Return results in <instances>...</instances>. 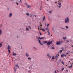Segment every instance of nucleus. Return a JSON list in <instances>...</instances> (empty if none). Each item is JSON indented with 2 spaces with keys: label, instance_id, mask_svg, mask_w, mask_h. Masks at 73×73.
Masks as SVG:
<instances>
[{
  "label": "nucleus",
  "instance_id": "nucleus-37",
  "mask_svg": "<svg viewBox=\"0 0 73 73\" xmlns=\"http://www.w3.org/2000/svg\"><path fill=\"white\" fill-rule=\"evenodd\" d=\"M54 58V56H53L52 58V59H53Z\"/></svg>",
  "mask_w": 73,
  "mask_h": 73
},
{
  "label": "nucleus",
  "instance_id": "nucleus-27",
  "mask_svg": "<svg viewBox=\"0 0 73 73\" xmlns=\"http://www.w3.org/2000/svg\"><path fill=\"white\" fill-rule=\"evenodd\" d=\"M8 51L9 53H11V51L10 50H8Z\"/></svg>",
  "mask_w": 73,
  "mask_h": 73
},
{
  "label": "nucleus",
  "instance_id": "nucleus-10",
  "mask_svg": "<svg viewBox=\"0 0 73 73\" xmlns=\"http://www.w3.org/2000/svg\"><path fill=\"white\" fill-rule=\"evenodd\" d=\"M16 53H14V52H13V56H16Z\"/></svg>",
  "mask_w": 73,
  "mask_h": 73
},
{
  "label": "nucleus",
  "instance_id": "nucleus-54",
  "mask_svg": "<svg viewBox=\"0 0 73 73\" xmlns=\"http://www.w3.org/2000/svg\"><path fill=\"white\" fill-rule=\"evenodd\" d=\"M34 49H36V47H34Z\"/></svg>",
  "mask_w": 73,
  "mask_h": 73
},
{
  "label": "nucleus",
  "instance_id": "nucleus-1",
  "mask_svg": "<svg viewBox=\"0 0 73 73\" xmlns=\"http://www.w3.org/2000/svg\"><path fill=\"white\" fill-rule=\"evenodd\" d=\"M65 23H69V18L67 17L66 19H65Z\"/></svg>",
  "mask_w": 73,
  "mask_h": 73
},
{
  "label": "nucleus",
  "instance_id": "nucleus-18",
  "mask_svg": "<svg viewBox=\"0 0 73 73\" xmlns=\"http://www.w3.org/2000/svg\"><path fill=\"white\" fill-rule=\"evenodd\" d=\"M47 32L48 33V35H50V32H49V30L48 31H47Z\"/></svg>",
  "mask_w": 73,
  "mask_h": 73
},
{
  "label": "nucleus",
  "instance_id": "nucleus-46",
  "mask_svg": "<svg viewBox=\"0 0 73 73\" xmlns=\"http://www.w3.org/2000/svg\"><path fill=\"white\" fill-rule=\"evenodd\" d=\"M64 68H62V70H64Z\"/></svg>",
  "mask_w": 73,
  "mask_h": 73
},
{
  "label": "nucleus",
  "instance_id": "nucleus-42",
  "mask_svg": "<svg viewBox=\"0 0 73 73\" xmlns=\"http://www.w3.org/2000/svg\"><path fill=\"white\" fill-rule=\"evenodd\" d=\"M66 72H68V69H67L66 70Z\"/></svg>",
  "mask_w": 73,
  "mask_h": 73
},
{
  "label": "nucleus",
  "instance_id": "nucleus-49",
  "mask_svg": "<svg viewBox=\"0 0 73 73\" xmlns=\"http://www.w3.org/2000/svg\"><path fill=\"white\" fill-rule=\"evenodd\" d=\"M64 56H65V57H66V55H65V54H64Z\"/></svg>",
  "mask_w": 73,
  "mask_h": 73
},
{
  "label": "nucleus",
  "instance_id": "nucleus-35",
  "mask_svg": "<svg viewBox=\"0 0 73 73\" xmlns=\"http://www.w3.org/2000/svg\"><path fill=\"white\" fill-rule=\"evenodd\" d=\"M42 31H44V32H45V30L44 29H42Z\"/></svg>",
  "mask_w": 73,
  "mask_h": 73
},
{
  "label": "nucleus",
  "instance_id": "nucleus-20",
  "mask_svg": "<svg viewBox=\"0 0 73 73\" xmlns=\"http://www.w3.org/2000/svg\"><path fill=\"white\" fill-rule=\"evenodd\" d=\"M45 16H44V17L43 18V21H44L45 20Z\"/></svg>",
  "mask_w": 73,
  "mask_h": 73
},
{
  "label": "nucleus",
  "instance_id": "nucleus-43",
  "mask_svg": "<svg viewBox=\"0 0 73 73\" xmlns=\"http://www.w3.org/2000/svg\"><path fill=\"white\" fill-rule=\"evenodd\" d=\"M46 31H48V28H46Z\"/></svg>",
  "mask_w": 73,
  "mask_h": 73
},
{
  "label": "nucleus",
  "instance_id": "nucleus-44",
  "mask_svg": "<svg viewBox=\"0 0 73 73\" xmlns=\"http://www.w3.org/2000/svg\"><path fill=\"white\" fill-rule=\"evenodd\" d=\"M52 49H54V47H52Z\"/></svg>",
  "mask_w": 73,
  "mask_h": 73
},
{
  "label": "nucleus",
  "instance_id": "nucleus-59",
  "mask_svg": "<svg viewBox=\"0 0 73 73\" xmlns=\"http://www.w3.org/2000/svg\"><path fill=\"white\" fill-rule=\"evenodd\" d=\"M52 29H53V28H52Z\"/></svg>",
  "mask_w": 73,
  "mask_h": 73
},
{
  "label": "nucleus",
  "instance_id": "nucleus-57",
  "mask_svg": "<svg viewBox=\"0 0 73 73\" xmlns=\"http://www.w3.org/2000/svg\"><path fill=\"white\" fill-rule=\"evenodd\" d=\"M57 72H58V70H57Z\"/></svg>",
  "mask_w": 73,
  "mask_h": 73
},
{
  "label": "nucleus",
  "instance_id": "nucleus-30",
  "mask_svg": "<svg viewBox=\"0 0 73 73\" xmlns=\"http://www.w3.org/2000/svg\"><path fill=\"white\" fill-rule=\"evenodd\" d=\"M2 25L1 24V25H0V28H1V27H2Z\"/></svg>",
  "mask_w": 73,
  "mask_h": 73
},
{
  "label": "nucleus",
  "instance_id": "nucleus-38",
  "mask_svg": "<svg viewBox=\"0 0 73 73\" xmlns=\"http://www.w3.org/2000/svg\"><path fill=\"white\" fill-rule=\"evenodd\" d=\"M16 4H17V5H19V3H18L17 2Z\"/></svg>",
  "mask_w": 73,
  "mask_h": 73
},
{
  "label": "nucleus",
  "instance_id": "nucleus-60",
  "mask_svg": "<svg viewBox=\"0 0 73 73\" xmlns=\"http://www.w3.org/2000/svg\"><path fill=\"white\" fill-rule=\"evenodd\" d=\"M69 62H70V61H69Z\"/></svg>",
  "mask_w": 73,
  "mask_h": 73
},
{
  "label": "nucleus",
  "instance_id": "nucleus-2",
  "mask_svg": "<svg viewBox=\"0 0 73 73\" xmlns=\"http://www.w3.org/2000/svg\"><path fill=\"white\" fill-rule=\"evenodd\" d=\"M39 38L38 37L37 38L38 39V40L39 41V44H40V45H43V44H42V43H41V40H40V39H39V38Z\"/></svg>",
  "mask_w": 73,
  "mask_h": 73
},
{
  "label": "nucleus",
  "instance_id": "nucleus-25",
  "mask_svg": "<svg viewBox=\"0 0 73 73\" xmlns=\"http://www.w3.org/2000/svg\"><path fill=\"white\" fill-rule=\"evenodd\" d=\"M28 60H31V59H32V58L30 57H29L28 58Z\"/></svg>",
  "mask_w": 73,
  "mask_h": 73
},
{
  "label": "nucleus",
  "instance_id": "nucleus-48",
  "mask_svg": "<svg viewBox=\"0 0 73 73\" xmlns=\"http://www.w3.org/2000/svg\"><path fill=\"white\" fill-rule=\"evenodd\" d=\"M20 1L21 3H22V2L21 1V0H20Z\"/></svg>",
  "mask_w": 73,
  "mask_h": 73
},
{
  "label": "nucleus",
  "instance_id": "nucleus-4",
  "mask_svg": "<svg viewBox=\"0 0 73 73\" xmlns=\"http://www.w3.org/2000/svg\"><path fill=\"white\" fill-rule=\"evenodd\" d=\"M52 43V41H51L50 42H49L48 43H47V44L48 45H50Z\"/></svg>",
  "mask_w": 73,
  "mask_h": 73
},
{
  "label": "nucleus",
  "instance_id": "nucleus-64",
  "mask_svg": "<svg viewBox=\"0 0 73 73\" xmlns=\"http://www.w3.org/2000/svg\"><path fill=\"white\" fill-rule=\"evenodd\" d=\"M72 64H73V63H72Z\"/></svg>",
  "mask_w": 73,
  "mask_h": 73
},
{
  "label": "nucleus",
  "instance_id": "nucleus-51",
  "mask_svg": "<svg viewBox=\"0 0 73 73\" xmlns=\"http://www.w3.org/2000/svg\"><path fill=\"white\" fill-rule=\"evenodd\" d=\"M55 3H57V2H55Z\"/></svg>",
  "mask_w": 73,
  "mask_h": 73
},
{
  "label": "nucleus",
  "instance_id": "nucleus-33",
  "mask_svg": "<svg viewBox=\"0 0 73 73\" xmlns=\"http://www.w3.org/2000/svg\"><path fill=\"white\" fill-rule=\"evenodd\" d=\"M2 46V44L1 43L0 44V47H1Z\"/></svg>",
  "mask_w": 73,
  "mask_h": 73
},
{
  "label": "nucleus",
  "instance_id": "nucleus-39",
  "mask_svg": "<svg viewBox=\"0 0 73 73\" xmlns=\"http://www.w3.org/2000/svg\"><path fill=\"white\" fill-rule=\"evenodd\" d=\"M68 53H69L68 52H67V53L66 54H68Z\"/></svg>",
  "mask_w": 73,
  "mask_h": 73
},
{
  "label": "nucleus",
  "instance_id": "nucleus-36",
  "mask_svg": "<svg viewBox=\"0 0 73 73\" xmlns=\"http://www.w3.org/2000/svg\"><path fill=\"white\" fill-rule=\"evenodd\" d=\"M15 66H16L17 67H19V66L17 64H16Z\"/></svg>",
  "mask_w": 73,
  "mask_h": 73
},
{
  "label": "nucleus",
  "instance_id": "nucleus-28",
  "mask_svg": "<svg viewBox=\"0 0 73 73\" xmlns=\"http://www.w3.org/2000/svg\"><path fill=\"white\" fill-rule=\"evenodd\" d=\"M26 15H27V16H29V14L28 13H27Z\"/></svg>",
  "mask_w": 73,
  "mask_h": 73
},
{
  "label": "nucleus",
  "instance_id": "nucleus-12",
  "mask_svg": "<svg viewBox=\"0 0 73 73\" xmlns=\"http://www.w3.org/2000/svg\"><path fill=\"white\" fill-rule=\"evenodd\" d=\"M59 1L60 2L59 3H63V1L62 0H59Z\"/></svg>",
  "mask_w": 73,
  "mask_h": 73
},
{
  "label": "nucleus",
  "instance_id": "nucleus-11",
  "mask_svg": "<svg viewBox=\"0 0 73 73\" xmlns=\"http://www.w3.org/2000/svg\"><path fill=\"white\" fill-rule=\"evenodd\" d=\"M43 44H47V41H44L43 42Z\"/></svg>",
  "mask_w": 73,
  "mask_h": 73
},
{
  "label": "nucleus",
  "instance_id": "nucleus-29",
  "mask_svg": "<svg viewBox=\"0 0 73 73\" xmlns=\"http://www.w3.org/2000/svg\"><path fill=\"white\" fill-rule=\"evenodd\" d=\"M30 17H32V14H30Z\"/></svg>",
  "mask_w": 73,
  "mask_h": 73
},
{
  "label": "nucleus",
  "instance_id": "nucleus-50",
  "mask_svg": "<svg viewBox=\"0 0 73 73\" xmlns=\"http://www.w3.org/2000/svg\"><path fill=\"white\" fill-rule=\"evenodd\" d=\"M35 17H36V15H35Z\"/></svg>",
  "mask_w": 73,
  "mask_h": 73
},
{
  "label": "nucleus",
  "instance_id": "nucleus-53",
  "mask_svg": "<svg viewBox=\"0 0 73 73\" xmlns=\"http://www.w3.org/2000/svg\"><path fill=\"white\" fill-rule=\"evenodd\" d=\"M29 28H31V27H30V26H29Z\"/></svg>",
  "mask_w": 73,
  "mask_h": 73
},
{
  "label": "nucleus",
  "instance_id": "nucleus-58",
  "mask_svg": "<svg viewBox=\"0 0 73 73\" xmlns=\"http://www.w3.org/2000/svg\"><path fill=\"white\" fill-rule=\"evenodd\" d=\"M30 28V29H31V27Z\"/></svg>",
  "mask_w": 73,
  "mask_h": 73
},
{
  "label": "nucleus",
  "instance_id": "nucleus-17",
  "mask_svg": "<svg viewBox=\"0 0 73 73\" xmlns=\"http://www.w3.org/2000/svg\"><path fill=\"white\" fill-rule=\"evenodd\" d=\"M2 34V30L0 29V35Z\"/></svg>",
  "mask_w": 73,
  "mask_h": 73
},
{
  "label": "nucleus",
  "instance_id": "nucleus-22",
  "mask_svg": "<svg viewBox=\"0 0 73 73\" xmlns=\"http://www.w3.org/2000/svg\"><path fill=\"white\" fill-rule=\"evenodd\" d=\"M64 56V54H63L61 55V57H63Z\"/></svg>",
  "mask_w": 73,
  "mask_h": 73
},
{
  "label": "nucleus",
  "instance_id": "nucleus-23",
  "mask_svg": "<svg viewBox=\"0 0 73 73\" xmlns=\"http://www.w3.org/2000/svg\"><path fill=\"white\" fill-rule=\"evenodd\" d=\"M64 40H66V36L65 37H63Z\"/></svg>",
  "mask_w": 73,
  "mask_h": 73
},
{
  "label": "nucleus",
  "instance_id": "nucleus-13",
  "mask_svg": "<svg viewBox=\"0 0 73 73\" xmlns=\"http://www.w3.org/2000/svg\"><path fill=\"white\" fill-rule=\"evenodd\" d=\"M64 50V48L63 47V48L62 49V50H60V53H62V50Z\"/></svg>",
  "mask_w": 73,
  "mask_h": 73
},
{
  "label": "nucleus",
  "instance_id": "nucleus-5",
  "mask_svg": "<svg viewBox=\"0 0 73 73\" xmlns=\"http://www.w3.org/2000/svg\"><path fill=\"white\" fill-rule=\"evenodd\" d=\"M7 49H8V50L11 49V46H9V45H8V46L7 47Z\"/></svg>",
  "mask_w": 73,
  "mask_h": 73
},
{
  "label": "nucleus",
  "instance_id": "nucleus-63",
  "mask_svg": "<svg viewBox=\"0 0 73 73\" xmlns=\"http://www.w3.org/2000/svg\"><path fill=\"white\" fill-rule=\"evenodd\" d=\"M47 1H48V0H46Z\"/></svg>",
  "mask_w": 73,
  "mask_h": 73
},
{
  "label": "nucleus",
  "instance_id": "nucleus-62",
  "mask_svg": "<svg viewBox=\"0 0 73 73\" xmlns=\"http://www.w3.org/2000/svg\"><path fill=\"white\" fill-rule=\"evenodd\" d=\"M62 29H64V28H62Z\"/></svg>",
  "mask_w": 73,
  "mask_h": 73
},
{
  "label": "nucleus",
  "instance_id": "nucleus-26",
  "mask_svg": "<svg viewBox=\"0 0 73 73\" xmlns=\"http://www.w3.org/2000/svg\"><path fill=\"white\" fill-rule=\"evenodd\" d=\"M72 68V64H71V66L69 67V68Z\"/></svg>",
  "mask_w": 73,
  "mask_h": 73
},
{
  "label": "nucleus",
  "instance_id": "nucleus-3",
  "mask_svg": "<svg viewBox=\"0 0 73 73\" xmlns=\"http://www.w3.org/2000/svg\"><path fill=\"white\" fill-rule=\"evenodd\" d=\"M58 56H59V54H57L55 58V59H56V60H57V58H58Z\"/></svg>",
  "mask_w": 73,
  "mask_h": 73
},
{
  "label": "nucleus",
  "instance_id": "nucleus-52",
  "mask_svg": "<svg viewBox=\"0 0 73 73\" xmlns=\"http://www.w3.org/2000/svg\"><path fill=\"white\" fill-rule=\"evenodd\" d=\"M70 60H71V61H72V60H72V59H71Z\"/></svg>",
  "mask_w": 73,
  "mask_h": 73
},
{
  "label": "nucleus",
  "instance_id": "nucleus-41",
  "mask_svg": "<svg viewBox=\"0 0 73 73\" xmlns=\"http://www.w3.org/2000/svg\"><path fill=\"white\" fill-rule=\"evenodd\" d=\"M40 32V35H42V34H41V33H40V32Z\"/></svg>",
  "mask_w": 73,
  "mask_h": 73
},
{
  "label": "nucleus",
  "instance_id": "nucleus-47",
  "mask_svg": "<svg viewBox=\"0 0 73 73\" xmlns=\"http://www.w3.org/2000/svg\"><path fill=\"white\" fill-rule=\"evenodd\" d=\"M54 73H57V72H56V71H55V72H54Z\"/></svg>",
  "mask_w": 73,
  "mask_h": 73
},
{
  "label": "nucleus",
  "instance_id": "nucleus-21",
  "mask_svg": "<svg viewBox=\"0 0 73 73\" xmlns=\"http://www.w3.org/2000/svg\"><path fill=\"white\" fill-rule=\"evenodd\" d=\"M14 69L16 71V70L17 69V67H15Z\"/></svg>",
  "mask_w": 73,
  "mask_h": 73
},
{
  "label": "nucleus",
  "instance_id": "nucleus-32",
  "mask_svg": "<svg viewBox=\"0 0 73 73\" xmlns=\"http://www.w3.org/2000/svg\"><path fill=\"white\" fill-rule=\"evenodd\" d=\"M62 64L63 65H64V62H63V61H62Z\"/></svg>",
  "mask_w": 73,
  "mask_h": 73
},
{
  "label": "nucleus",
  "instance_id": "nucleus-31",
  "mask_svg": "<svg viewBox=\"0 0 73 73\" xmlns=\"http://www.w3.org/2000/svg\"><path fill=\"white\" fill-rule=\"evenodd\" d=\"M52 12V11H50L49 12V13H51Z\"/></svg>",
  "mask_w": 73,
  "mask_h": 73
},
{
  "label": "nucleus",
  "instance_id": "nucleus-55",
  "mask_svg": "<svg viewBox=\"0 0 73 73\" xmlns=\"http://www.w3.org/2000/svg\"><path fill=\"white\" fill-rule=\"evenodd\" d=\"M40 26H41V27H42V25H40Z\"/></svg>",
  "mask_w": 73,
  "mask_h": 73
},
{
  "label": "nucleus",
  "instance_id": "nucleus-45",
  "mask_svg": "<svg viewBox=\"0 0 73 73\" xmlns=\"http://www.w3.org/2000/svg\"><path fill=\"white\" fill-rule=\"evenodd\" d=\"M49 24H48L47 25V27H48V26H49Z\"/></svg>",
  "mask_w": 73,
  "mask_h": 73
},
{
  "label": "nucleus",
  "instance_id": "nucleus-34",
  "mask_svg": "<svg viewBox=\"0 0 73 73\" xmlns=\"http://www.w3.org/2000/svg\"><path fill=\"white\" fill-rule=\"evenodd\" d=\"M66 28H69V27H68V26H66Z\"/></svg>",
  "mask_w": 73,
  "mask_h": 73
},
{
  "label": "nucleus",
  "instance_id": "nucleus-61",
  "mask_svg": "<svg viewBox=\"0 0 73 73\" xmlns=\"http://www.w3.org/2000/svg\"><path fill=\"white\" fill-rule=\"evenodd\" d=\"M19 3H20V1H18Z\"/></svg>",
  "mask_w": 73,
  "mask_h": 73
},
{
  "label": "nucleus",
  "instance_id": "nucleus-24",
  "mask_svg": "<svg viewBox=\"0 0 73 73\" xmlns=\"http://www.w3.org/2000/svg\"><path fill=\"white\" fill-rule=\"evenodd\" d=\"M26 31H29V29H28V28L27 27L26 28Z\"/></svg>",
  "mask_w": 73,
  "mask_h": 73
},
{
  "label": "nucleus",
  "instance_id": "nucleus-16",
  "mask_svg": "<svg viewBox=\"0 0 73 73\" xmlns=\"http://www.w3.org/2000/svg\"><path fill=\"white\" fill-rule=\"evenodd\" d=\"M38 30H40V29H41V27H38Z\"/></svg>",
  "mask_w": 73,
  "mask_h": 73
},
{
  "label": "nucleus",
  "instance_id": "nucleus-19",
  "mask_svg": "<svg viewBox=\"0 0 73 73\" xmlns=\"http://www.w3.org/2000/svg\"><path fill=\"white\" fill-rule=\"evenodd\" d=\"M12 16V13H10L9 15V17H11Z\"/></svg>",
  "mask_w": 73,
  "mask_h": 73
},
{
  "label": "nucleus",
  "instance_id": "nucleus-9",
  "mask_svg": "<svg viewBox=\"0 0 73 73\" xmlns=\"http://www.w3.org/2000/svg\"><path fill=\"white\" fill-rule=\"evenodd\" d=\"M47 56H48V57L49 58H51V57H52V56H49V54H47Z\"/></svg>",
  "mask_w": 73,
  "mask_h": 73
},
{
  "label": "nucleus",
  "instance_id": "nucleus-7",
  "mask_svg": "<svg viewBox=\"0 0 73 73\" xmlns=\"http://www.w3.org/2000/svg\"><path fill=\"white\" fill-rule=\"evenodd\" d=\"M60 42H62V41H61L60 42V41H59V42H56L57 45H60V44H61Z\"/></svg>",
  "mask_w": 73,
  "mask_h": 73
},
{
  "label": "nucleus",
  "instance_id": "nucleus-6",
  "mask_svg": "<svg viewBox=\"0 0 73 73\" xmlns=\"http://www.w3.org/2000/svg\"><path fill=\"white\" fill-rule=\"evenodd\" d=\"M58 4L59 5V6H58V8H61V3H58Z\"/></svg>",
  "mask_w": 73,
  "mask_h": 73
},
{
  "label": "nucleus",
  "instance_id": "nucleus-8",
  "mask_svg": "<svg viewBox=\"0 0 73 73\" xmlns=\"http://www.w3.org/2000/svg\"><path fill=\"white\" fill-rule=\"evenodd\" d=\"M26 5L28 8H30L31 7V5H28L27 4H26Z\"/></svg>",
  "mask_w": 73,
  "mask_h": 73
},
{
  "label": "nucleus",
  "instance_id": "nucleus-40",
  "mask_svg": "<svg viewBox=\"0 0 73 73\" xmlns=\"http://www.w3.org/2000/svg\"><path fill=\"white\" fill-rule=\"evenodd\" d=\"M66 42H67V43H68V42H69V40H66Z\"/></svg>",
  "mask_w": 73,
  "mask_h": 73
},
{
  "label": "nucleus",
  "instance_id": "nucleus-14",
  "mask_svg": "<svg viewBox=\"0 0 73 73\" xmlns=\"http://www.w3.org/2000/svg\"><path fill=\"white\" fill-rule=\"evenodd\" d=\"M39 38L40 39V40H42V39H44V37H42V38H40V37H39Z\"/></svg>",
  "mask_w": 73,
  "mask_h": 73
},
{
  "label": "nucleus",
  "instance_id": "nucleus-15",
  "mask_svg": "<svg viewBox=\"0 0 73 73\" xmlns=\"http://www.w3.org/2000/svg\"><path fill=\"white\" fill-rule=\"evenodd\" d=\"M26 57H29V54L28 53H26Z\"/></svg>",
  "mask_w": 73,
  "mask_h": 73
},
{
  "label": "nucleus",
  "instance_id": "nucleus-56",
  "mask_svg": "<svg viewBox=\"0 0 73 73\" xmlns=\"http://www.w3.org/2000/svg\"><path fill=\"white\" fill-rule=\"evenodd\" d=\"M68 66V65H66V66Z\"/></svg>",
  "mask_w": 73,
  "mask_h": 73
}]
</instances>
